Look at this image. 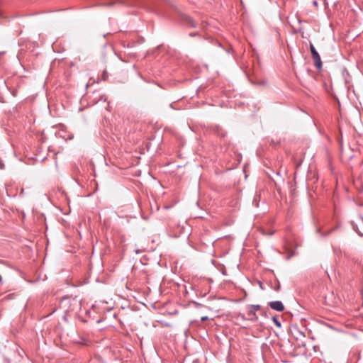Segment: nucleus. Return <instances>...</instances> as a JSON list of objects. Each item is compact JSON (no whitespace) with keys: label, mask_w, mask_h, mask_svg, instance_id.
<instances>
[{"label":"nucleus","mask_w":363,"mask_h":363,"mask_svg":"<svg viewBox=\"0 0 363 363\" xmlns=\"http://www.w3.org/2000/svg\"><path fill=\"white\" fill-rule=\"evenodd\" d=\"M310 50L315 67H316L317 69L320 70L323 67V63L320 55L318 54V52H317L314 45L312 43L310 44Z\"/></svg>","instance_id":"1"},{"label":"nucleus","mask_w":363,"mask_h":363,"mask_svg":"<svg viewBox=\"0 0 363 363\" xmlns=\"http://www.w3.org/2000/svg\"><path fill=\"white\" fill-rule=\"evenodd\" d=\"M284 309V306L281 301H274V310L277 311H282Z\"/></svg>","instance_id":"2"},{"label":"nucleus","mask_w":363,"mask_h":363,"mask_svg":"<svg viewBox=\"0 0 363 363\" xmlns=\"http://www.w3.org/2000/svg\"><path fill=\"white\" fill-rule=\"evenodd\" d=\"M186 23L191 28H196V23L193 18L189 16L186 17Z\"/></svg>","instance_id":"3"},{"label":"nucleus","mask_w":363,"mask_h":363,"mask_svg":"<svg viewBox=\"0 0 363 363\" xmlns=\"http://www.w3.org/2000/svg\"><path fill=\"white\" fill-rule=\"evenodd\" d=\"M274 324H275L277 327H281V323L274 316Z\"/></svg>","instance_id":"4"},{"label":"nucleus","mask_w":363,"mask_h":363,"mask_svg":"<svg viewBox=\"0 0 363 363\" xmlns=\"http://www.w3.org/2000/svg\"><path fill=\"white\" fill-rule=\"evenodd\" d=\"M251 308L255 311H258L260 308V306L259 305H252Z\"/></svg>","instance_id":"5"},{"label":"nucleus","mask_w":363,"mask_h":363,"mask_svg":"<svg viewBox=\"0 0 363 363\" xmlns=\"http://www.w3.org/2000/svg\"><path fill=\"white\" fill-rule=\"evenodd\" d=\"M258 283H259V287H260L262 289H264V286L263 283H262V282H261V281H259Z\"/></svg>","instance_id":"6"},{"label":"nucleus","mask_w":363,"mask_h":363,"mask_svg":"<svg viewBox=\"0 0 363 363\" xmlns=\"http://www.w3.org/2000/svg\"><path fill=\"white\" fill-rule=\"evenodd\" d=\"M208 319V317L207 316H203L201 318V320H206Z\"/></svg>","instance_id":"7"},{"label":"nucleus","mask_w":363,"mask_h":363,"mask_svg":"<svg viewBox=\"0 0 363 363\" xmlns=\"http://www.w3.org/2000/svg\"><path fill=\"white\" fill-rule=\"evenodd\" d=\"M313 4L315 6H318V2L316 1H313Z\"/></svg>","instance_id":"8"},{"label":"nucleus","mask_w":363,"mask_h":363,"mask_svg":"<svg viewBox=\"0 0 363 363\" xmlns=\"http://www.w3.org/2000/svg\"><path fill=\"white\" fill-rule=\"evenodd\" d=\"M100 100H104V101H106V98H104V96H101Z\"/></svg>","instance_id":"9"},{"label":"nucleus","mask_w":363,"mask_h":363,"mask_svg":"<svg viewBox=\"0 0 363 363\" xmlns=\"http://www.w3.org/2000/svg\"><path fill=\"white\" fill-rule=\"evenodd\" d=\"M268 305L272 308V301L269 302Z\"/></svg>","instance_id":"10"},{"label":"nucleus","mask_w":363,"mask_h":363,"mask_svg":"<svg viewBox=\"0 0 363 363\" xmlns=\"http://www.w3.org/2000/svg\"><path fill=\"white\" fill-rule=\"evenodd\" d=\"M274 290H279V286H278L277 289L274 288Z\"/></svg>","instance_id":"11"}]
</instances>
